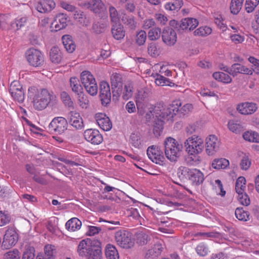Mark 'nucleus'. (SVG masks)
Instances as JSON below:
<instances>
[{
	"instance_id": "f257e3e1",
	"label": "nucleus",
	"mask_w": 259,
	"mask_h": 259,
	"mask_svg": "<svg viewBox=\"0 0 259 259\" xmlns=\"http://www.w3.org/2000/svg\"><path fill=\"white\" fill-rule=\"evenodd\" d=\"M29 96L33 98V106L37 110L45 109L52 100V96L47 89H41L39 91L35 87H31L28 90Z\"/></svg>"
},
{
	"instance_id": "f03ea898",
	"label": "nucleus",
	"mask_w": 259,
	"mask_h": 259,
	"mask_svg": "<svg viewBox=\"0 0 259 259\" xmlns=\"http://www.w3.org/2000/svg\"><path fill=\"white\" fill-rule=\"evenodd\" d=\"M179 104L180 105L179 101H174L171 104L165 108L163 103H158L154 107H153L152 109V113L154 114L153 116L162 117V118L166 119L167 121H172V118L177 115L179 110Z\"/></svg>"
},
{
	"instance_id": "7ed1b4c3",
	"label": "nucleus",
	"mask_w": 259,
	"mask_h": 259,
	"mask_svg": "<svg viewBox=\"0 0 259 259\" xmlns=\"http://www.w3.org/2000/svg\"><path fill=\"white\" fill-rule=\"evenodd\" d=\"M164 148L165 154L167 159L171 161H176L180 155L183 146L175 139L168 137L164 141Z\"/></svg>"
},
{
	"instance_id": "20e7f679",
	"label": "nucleus",
	"mask_w": 259,
	"mask_h": 259,
	"mask_svg": "<svg viewBox=\"0 0 259 259\" xmlns=\"http://www.w3.org/2000/svg\"><path fill=\"white\" fill-rule=\"evenodd\" d=\"M184 146L186 151L190 155H198L203 150V140L197 136L193 135L185 141Z\"/></svg>"
},
{
	"instance_id": "39448f33",
	"label": "nucleus",
	"mask_w": 259,
	"mask_h": 259,
	"mask_svg": "<svg viewBox=\"0 0 259 259\" xmlns=\"http://www.w3.org/2000/svg\"><path fill=\"white\" fill-rule=\"evenodd\" d=\"M80 80L87 92L92 96L98 92V86L93 75L88 71H83L80 75Z\"/></svg>"
},
{
	"instance_id": "423d86ee",
	"label": "nucleus",
	"mask_w": 259,
	"mask_h": 259,
	"mask_svg": "<svg viewBox=\"0 0 259 259\" xmlns=\"http://www.w3.org/2000/svg\"><path fill=\"white\" fill-rule=\"evenodd\" d=\"M110 82L112 91L113 101H117L122 91V78L121 75L117 73H113L110 76Z\"/></svg>"
},
{
	"instance_id": "0eeeda50",
	"label": "nucleus",
	"mask_w": 259,
	"mask_h": 259,
	"mask_svg": "<svg viewBox=\"0 0 259 259\" xmlns=\"http://www.w3.org/2000/svg\"><path fill=\"white\" fill-rule=\"evenodd\" d=\"M26 57L29 64L33 67H40L44 62V56L41 52L34 48H30L26 52Z\"/></svg>"
},
{
	"instance_id": "6e6552de",
	"label": "nucleus",
	"mask_w": 259,
	"mask_h": 259,
	"mask_svg": "<svg viewBox=\"0 0 259 259\" xmlns=\"http://www.w3.org/2000/svg\"><path fill=\"white\" fill-rule=\"evenodd\" d=\"M67 120L62 117H55L48 126V129L52 134H61L67 129Z\"/></svg>"
},
{
	"instance_id": "1a4fd4ad",
	"label": "nucleus",
	"mask_w": 259,
	"mask_h": 259,
	"mask_svg": "<svg viewBox=\"0 0 259 259\" xmlns=\"http://www.w3.org/2000/svg\"><path fill=\"white\" fill-rule=\"evenodd\" d=\"M115 239L117 244L124 248H130L134 245L131 234L125 230H119L115 234Z\"/></svg>"
},
{
	"instance_id": "9d476101",
	"label": "nucleus",
	"mask_w": 259,
	"mask_h": 259,
	"mask_svg": "<svg viewBox=\"0 0 259 259\" xmlns=\"http://www.w3.org/2000/svg\"><path fill=\"white\" fill-rule=\"evenodd\" d=\"M18 240V235L15 229L9 228L5 232L2 247L8 249L14 246Z\"/></svg>"
},
{
	"instance_id": "9b49d317",
	"label": "nucleus",
	"mask_w": 259,
	"mask_h": 259,
	"mask_svg": "<svg viewBox=\"0 0 259 259\" xmlns=\"http://www.w3.org/2000/svg\"><path fill=\"white\" fill-rule=\"evenodd\" d=\"M96 243L99 244V240H92L90 238H87L81 240L77 247V252L79 256L81 257H86L92 249L94 246H96Z\"/></svg>"
},
{
	"instance_id": "f8f14e48",
	"label": "nucleus",
	"mask_w": 259,
	"mask_h": 259,
	"mask_svg": "<svg viewBox=\"0 0 259 259\" xmlns=\"http://www.w3.org/2000/svg\"><path fill=\"white\" fill-rule=\"evenodd\" d=\"M220 145L218 138L214 135H209L205 139V151L209 156L214 155L219 150Z\"/></svg>"
},
{
	"instance_id": "ddd939ff",
	"label": "nucleus",
	"mask_w": 259,
	"mask_h": 259,
	"mask_svg": "<svg viewBox=\"0 0 259 259\" xmlns=\"http://www.w3.org/2000/svg\"><path fill=\"white\" fill-rule=\"evenodd\" d=\"M147 154L149 159L153 162L160 165L163 164L164 157L163 152L158 147L154 145L149 147L147 150Z\"/></svg>"
},
{
	"instance_id": "4468645a",
	"label": "nucleus",
	"mask_w": 259,
	"mask_h": 259,
	"mask_svg": "<svg viewBox=\"0 0 259 259\" xmlns=\"http://www.w3.org/2000/svg\"><path fill=\"white\" fill-rule=\"evenodd\" d=\"M9 92L13 98L20 103L23 102L24 93L22 86L18 81L14 80L10 84Z\"/></svg>"
},
{
	"instance_id": "2eb2a0df",
	"label": "nucleus",
	"mask_w": 259,
	"mask_h": 259,
	"mask_svg": "<svg viewBox=\"0 0 259 259\" xmlns=\"http://www.w3.org/2000/svg\"><path fill=\"white\" fill-rule=\"evenodd\" d=\"M138 100H143V97H140V94L138 95ZM137 107L138 109V113L140 115H143L146 114V118L147 120H150L154 114L152 113V109L153 106L148 103L141 102L139 100L137 101Z\"/></svg>"
},
{
	"instance_id": "dca6fc26",
	"label": "nucleus",
	"mask_w": 259,
	"mask_h": 259,
	"mask_svg": "<svg viewBox=\"0 0 259 259\" xmlns=\"http://www.w3.org/2000/svg\"><path fill=\"white\" fill-rule=\"evenodd\" d=\"M100 97L103 105L107 106L111 102V93L109 84L102 81L100 84Z\"/></svg>"
},
{
	"instance_id": "f3484780",
	"label": "nucleus",
	"mask_w": 259,
	"mask_h": 259,
	"mask_svg": "<svg viewBox=\"0 0 259 259\" xmlns=\"http://www.w3.org/2000/svg\"><path fill=\"white\" fill-rule=\"evenodd\" d=\"M85 139L94 145L101 144L103 140V136L98 130L95 129H88L83 134Z\"/></svg>"
},
{
	"instance_id": "a211bd4d",
	"label": "nucleus",
	"mask_w": 259,
	"mask_h": 259,
	"mask_svg": "<svg viewBox=\"0 0 259 259\" xmlns=\"http://www.w3.org/2000/svg\"><path fill=\"white\" fill-rule=\"evenodd\" d=\"M161 37L163 42L167 46H174L177 40L176 31L171 28H164L162 32Z\"/></svg>"
},
{
	"instance_id": "6ab92c4d",
	"label": "nucleus",
	"mask_w": 259,
	"mask_h": 259,
	"mask_svg": "<svg viewBox=\"0 0 259 259\" xmlns=\"http://www.w3.org/2000/svg\"><path fill=\"white\" fill-rule=\"evenodd\" d=\"M153 246L151 247L146 253L145 255V259H156L161 253L163 249L161 242L156 240Z\"/></svg>"
},
{
	"instance_id": "aec40b11",
	"label": "nucleus",
	"mask_w": 259,
	"mask_h": 259,
	"mask_svg": "<svg viewBox=\"0 0 259 259\" xmlns=\"http://www.w3.org/2000/svg\"><path fill=\"white\" fill-rule=\"evenodd\" d=\"M84 6L96 14H99L106 10V6L102 0H90L84 3Z\"/></svg>"
},
{
	"instance_id": "412c9836",
	"label": "nucleus",
	"mask_w": 259,
	"mask_h": 259,
	"mask_svg": "<svg viewBox=\"0 0 259 259\" xmlns=\"http://www.w3.org/2000/svg\"><path fill=\"white\" fill-rule=\"evenodd\" d=\"M98 125L104 131H108L112 127V122L109 118L105 114L99 113L95 116Z\"/></svg>"
},
{
	"instance_id": "4be33fe9",
	"label": "nucleus",
	"mask_w": 259,
	"mask_h": 259,
	"mask_svg": "<svg viewBox=\"0 0 259 259\" xmlns=\"http://www.w3.org/2000/svg\"><path fill=\"white\" fill-rule=\"evenodd\" d=\"M257 109V105L252 102H244L237 106V111L242 114H251L255 112Z\"/></svg>"
},
{
	"instance_id": "5701e85b",
	"label": "nucleus",
	"mask_w": 259,
	"mask_h": 259,
	"mask_svg": "<svg viewBox=\"0 0 259 259\" xmlns=\"http://www.w3.org/2000/svg\"><path fill=\"white\" fill-rule=\"evenodd\" d=\"M68 121L77 130L82 129L83 127L82 118L79 113L76 111H71L69 113Z\"/></svg>"
},
{
	"instance_id": "b1692460",
	"label": "nucleus",
	"mask_w": 259,
	"mask_h": 259,
	"mask_svg": "<svg viewBox=\"0 0 259 259\" xmlns=\"http://www.w3.org/2000/svg\"><path fill=\"white\" fill-rule=\"evenodd\" d=\"M188 179L193 185L197 186L203 182L204 175L200 170L196 168H191Z\"/></svg>"
},
{
	"instance_id": "393cba45",
	"label": "nucleus",
	"mask_w": 259,
	"mask_h": 259,
	"mask_svg": "<svg viewBox=\"0 0 259 259\" xmlns=\"http://www.w3.org/2000/svg\"><path fill=\"white\" fill-rule=\"evenodd\" d=\"M198 24V21L193 18H186L180 22V28L183 30L191 31L195 28Z\"/></svg>"
},
{
	"instance_id": "a878e982",
	"label": "nucleus",
	"mask_w": 259,
	"mask_h": 259,
	"mask_svg": "<svg viewBox=\"0 0 259 259\" xmlns=\"http://www.w3.org/2000/svg\"><path fill=\"white\" fill-rule=\"evenodd\" d=\"M55 6L56 4L53 0H41L37 4L36 9L41 13H47L51 11Z\"/></svg>"
},
{
	"instance_id": "bb28decb",
	"label": "nucleus",
	"mask_w": 259,
	"mask_h": 259,
	"mask_svg": "<svg viewBox=\"0 0 259 259\" xmlns=\"http://www.w3.org/2000/svg\"><path fill=\"white\" fill-rule=\"evenodd\" d=\"M67 15L64 13H60L56 16L52 24L56 29V30H59L66 27L67 25Z\"/></svg>"
},
{
	"instance_id": "cd10ccee",
	"label": "nucleus",
	"mask_w": 259,
	"mask_h": 259,
	"mask_svg": "<svg viewBox=\"0 0 259 259\" xmlns=\"http://www.w3.org/2000/svg\"><path fill=\"white\" fill-rule=\"evenodd\" d=\"M231 72V75L234 77L239 73L248 75H252L253 73L252 70L240 63L233 64L232 65Z\"/></svg>"
},
{
	"instance_id": "c85d7f7f",
	"label": "nucleus",
	"mask_w": 259,
	"mask_h": 259,
	"mask_svg": "<svg viewBox=\"0 0 259 259\" xmlns=\"http://www.w3.org/2000/svg\"><path fill=\"white\" fill-rule=\"evenodd\" d=\"M111 32L113 37L117 40L123 38L125 33L123 26L121 24L117 23L112 25Z\"/></svg>"
},
{
	"instance_id": "c756f323",
	"label": "nucleus",
	"mask_w": 259,
	"mask_h": 259,
	"mask_svg": "<svg viewBox=\"0 0 259 259\" xmlns=\"http://www.w3.org/2000/svg\"><path fill=\"white\" fill-rule=\"evenodd\" d=\"M63 45L66 50L69 53H73L76 48V45L69 35H63L62 37Z\"/></svg>"
},
{
	"instance_id": "7c9ffc66",
	"label": "nucleus",
	"mask_w": 259,
	"mask_h": 259,
	"mask_svg": "<svg viewBox=\"0 0 259 259\" xmlns=\"http://www.w3.org/2000/svg\"><path fill=\"white\" fill-rule=\"evenodd\" d=\"M121 20L123 24L128 28L134 30L136 28L137 22L133 15L124 14L122 15Z\"/></svg>"
},
{
	"instance_id": "2f4dec72",
	"label": "nucleus",
	"mask_w": 259,
	"mask_h": 259,
	"mask_svg": "<svg viewBox=\"0 0 259 259\" xmlns=\"http://www.w3.org/2000/svg\"><path fill=\"white\" fill-rule=\"evenodd\" d=\"M95 245L92 251L86 256L87 259H102L101 243L99 241V244Z\"/></svg>"
},
{
	"instance_id": "473e14b6",
	"label": "nucleus",
	"mask_w": 259,
	"mask_h": 259,
	"mask_svg": "<svg viewBox=\"0 0 259 259\" xmlns=\"http://www.w3.org/2000/svg\"><path fill=\"white\" fill-rule=\"evenodd\" d=\"M50 57L53 63L58 64L61 62L62 59V53L58 47H53L51 49Z\"/></svg>"
},
{
	"instance_id": "72a5a7b5",
	"label": "nucleus",
	"mask_w": 259,
	"mask_h": 259,
	"mask_svg": "<svg viewBox=\"0 0 259 259\" xmlns=\"http://www.w3.org/2000/svg\"><path fill=\"white\" fill-rule=\"evenodd\" d=\"M105 255L107 259H119V256L115 246L107 244L105 249Z\"/></svg>"
},
{
	"instance_id": "f704fd0d",
	"label": "nucleus",
	"mask_w": 259,
	"mask_h": 259,
	"mask_svg": "<svg viewBox=\"0 0 259 259\" xmlns=\"http://www.w3.org/2000/svg\"><path fill=\"white\" fill-rule=\"evenodd\" d=\"M166 119L162 117H155L153 127V133L155 136H159L163 129V124Z\"/></svg>"
},
{
	"instance_id": "c9c22d12",
	"label": "nucleus",
	"mask_w": 259,
	"mask_h": 259,
	"mask_svg": "<svg viewBox=\"0 0 259 259\" xmlns=\"http://www.w3.org/2000/svg\"><path fill=\"white\" fill-rule=\"evenodd\" d=\"M65 226L68 230L75 231L80 228L81 222L78 219L73 218L67 222Z\"/></svg>"
},
{
	"instance_id": "e433bc0d",
	"label": "nucleus",
	"mask_w": 259,
	"mask_h": 259,
	"mask_svg": "<svg viewBox=\"0 0 259 259\" xmlns=\"http://www.w3.org/2000/svg\"><path fill=\"white\" fill-rule=\"evenodd\" d=\"M228 127L232 132L239 134L244 131L243 124L238 121L230 120L228 123Z\"/></svg>"
},
{
	"instance_id": "4c0bfd02",
	"label": "nucleus",
	"mask_w": 259,
	"mask_h": 259,
	"mask_svg": "<svg viewBox=\"0 0 259 259\" xmlns=\"http://www.w3.org/2000/svg\"><path fill=\"white\" fill-rule=\"evenodd\" d=\"M152 75L155 78V82L158 85H169L172 87L175 84L174 83L170 82L169 79L160 74L155 73L154 75L153 74Z\"/></svg>"
},
{
	"instance_id": "58836bf2",
	"label": "nucleus",
	"mask_w": 259,
	"mask_h": 259,
	"mask_svg": "<svg viewBox=\"0 0 259 259\" xmlns=\"http://www.w3.org/2000/svg\"><path fill=\"white\" fill-rule=\"evenodd\" d=\"M137 242L141 245H144L147 243H150L152 240V243L154 242V239L153 237L151 235H149L144 233H139L137 235Z\"/></svg>"
},
{
	"instance_id": "ea45409f",
	"label": "nucleus",
	"mask_w": 259,
	"mask_h": 259,
	"mask_svg": "<svg viewBox=\"0 0 259 259\" xmlns=\"http://www.w3.org/2000/svg\"><path fill=\"white\" fill-rule=\"evenodd\" d=\"M236 217L240 221H247L250 220V213L243 207H238L235 210Z\"/></svg>"
},
{
	"instance_id": "a19ab883",
	"label": "nucleus",
	"mask_w": 259,
	"mask_h": 259,
	"mask_svg": "<svg viewBox=\"0 0 259 259\" xmlns=\"http://www.w3.org/2000/svg\"><path fill=\"white\" fill-rule=\"evenodd\" d=\"M183 2L182 0H170L165 5V8L169 11H178L182 7Z\"/></svg>"
},
{
	"instance_id": "79ce46f5",
	"label": "nucleus",
	"mask_w": 259,
	"mask_h": 259,
	"mask_svg": "<svg viewBox=\"0 0 259 259\" xmlns=\"http://www.w3.org/2000/svg\"><path fill=\"white\" fill-rule=\"evenodd\" d=\"M213 77L219 81L229 83L232 81V78L229 74L222 72H215L212 74Z\"/></svg>"
},
{
	"instance_id": "37998d69",
	"label": "nucleus",
	"mask_w": 259,
	"mask_h": 259,
	"mask_svg": "<svg viewBox=\"0 0 259 259\" xmlns=\"http://www.w3.org/2000/svg\"><path fill=\"white\" fill-rule=\"evenodd\" d=\"M229 165V161L225 158L215 159L211 164L212 167L217 169H224Z\"/></svg>"
},
{
	"instance_id": "c03bdc74",
	"label": "nucleus",
	"mask_w": 259,
	"mask_h": 259,
	"mask_svg": "<svg viewBox=\"0 0 259 259\" xmlns=\"http://www.w3.org/2000/svg\"><path fill=\"white\" fill-rule=\"evenodd\" d=\"M70 84L72 91L76 94L83 92V89L80 84L79 80L76 77H71L70 79Z\"/></svg>"
},
{
	"instance_id": "a18cd8bd",
	"label": "nucleus",
	"mask_w": 259,
	"mask_h": 259,
	"mask_svg": "<svg viewBox=\"0 0 259 259\" xmlns=\"http://www.w3.org/2000/svg\"><path fill=\"white\" fill-rule=\"evenodd\" d=\"M244 0H232L230 4L231 13L237 15L242 8Z\"/></svg>"
},
{
	"instance_id": "49530a36",
	"label": "nucleus",
	"mask_w": 259,
	"mask_h": 259,
	"mask_svg": "<svg viewBox=\"0 0 259 259\" xmlns=\"http://www.w3.org/2000/svg\"><path fill=\"white\" fill-rule=\"evenodd\" d=\"M133 85L131 82L125 84L121 94H122V98L123 100H127L132 97L133 95Z\"/></svg>"
},
{
	"instance_id": "de8ad7c7",
	"label": "nucleus",
	"mask_w": 259,
	"mask_h": 259,
	"mask_svg": "<svg viewBox=\"0 0 259 259\" xmlns=\"http://www.w3.org/2000/svg\"><path fill=\"white\" fill-rule=\"evenodd\" d=\"M243 137L246 141L259 143V134L256 132L247 131L244 133Z\"/></svg>"
},
{
	"instance_id": "09e8293b",
	"label": "nucleus",
	"mask_w": 259,
	"mask_h": 259,
	"mask_svg": "<svg viewBox=\"0 0 259 259\" xmlns=\"http://www.w3.org/2000/svg\"><path fill=\"white\" fill-rule=\"evenodd\" d=\"M161 34H162L161 29L159 27H154L149 31L148 37L150 40L154 41L158 39Z\"/></svg>"
},
{
	"instance_id": "8fccbe9b",
	"label": "nucleus",
	"mask_w": 259,
	"mask_h": 259,
	"mask_svg": "<svg viewBox=\"0 0 259 259\" xmlns=\"http://www.w3.org/2000/svg\"><path fill=\"white\" fill-rule=\"evenodd\" d=\"M191 168L186 166H180L177 171V176L180 180L184 181L188 179L189 172Z\"/></svg>"
},
{
	"instance_id": "3c124183",
	"label": "nucleus",
	"mask_w": 259,
	"mask_h": 259,
	"mask_svg": "<svg viewBox=\"0 0 259 259\" xmlns=\"http://www.w3.org/2000/svg\"><path fill=\"white\" fill-rule=\"evenodd\" d=\"M147 33L144 30H140L136 34L135 41L138 46H142L145 44L147 39Z\"/></svg>"
},
{
	"instance_id": "603ef678",
	"label": "nucleus",
	"mask_w": 259,
	"mask_h": 259,
	"mask_svg": "<svg viewBox=\"0 0 259 259\" xmlns=\"http://www.w3.org/2000/svg\"><path fill=\"white\" fill-rule=\"evenodd\" d=\"M246 180L243 177H239L235 184V190L237 193L244 192L245 188Z\"/></svg>"
},
{
	"instance_id": "864d4df0",
	"label": "nucleus",
	"mask_w": 259,
	"mask_h": 259,
	"mask_svg": "<svg viewBox=\"0 0 259 259\" xmlns=\"http://www.w3.org/2000/svg\"><path fill=\"white\" fill-rule=\"evenodd\" d=\"M11 24L13 27L14 23H11L10 16L8 14H0V28L5 29Z\"/></svg>"
},
{
	"instance_id": "5fc2aeb1",
	"label": "nucleus",
	"mask_w": 259,
	"mask_h": 259,
	"mask_svg": "<svg viewBox=\"0 0 259 259\" xmlns=\"http://www.w3.org/2000/svg\"><path fill=\"white\" fill-rule=\"evenodd\" d=\"M55 246L51 245H47L45 246V256L43 257L45 259H54V254L56 253Z\"/></svg>"
},
{
	"instance_id": "6e6d98bb",
	"label": "nucleus",
	"mask_w": 259,
	"mask_h": 259,
	"mask_svg": "<svg viewBox=\"0 0 259 259\" xmlns=\"http://www.w3.org/2000/svg\"><path fill=\"white\" fill-rule=\"evenodd\" d=\"M147 51L148 54L153 57H156L159 54L156 44L153 42L148 44Z\"/></svg>"
},
{
	"instance_id": "4d7b16f0",
	"label": "nucleus",
	"mask_w": 259,
	"mask_h": 259,
	"mask_svg": "<svg viewBox=\"0 0 259 259\" xmlns=\"http://www.w3.org/2000/svg\"><path fill=\"white\" fill-rule=\"evenodd\" d=\"M211 33V29L208 26L200 27L194 32L195 35L199 36H205L209 35Z\"/></svg>"
},
{
	"instance_id": "13d9d810",
	"label": "nucleus",
	"mask_w": 259,
	"mask_h": 259,
	"mask_svg": "<svg viewBox=\"0 0 259 259\" xmlns=\"http://www.w3.org/2000/svg\"><path fill=\"white\" fill-rule=\"evenodd\" d=\"M77 95L78 96L77 99L79 106L82 108H87L89 103V100L87 96L84 95L83 92Z\"/></svg>"
},
{
	"instance_id": "bf43d9fd",
	"label": "nucleus",
	"mask_w": 259,
	"mask_h": 259,
	"mask_svg": "<svg viewBox=\"0 0 259 259\" xmlns=\"http://www.w3.org/2000/svg\"><path fill=\"white\" fill-rule=\"evenodd\" d=\"M196 251L200 256H206L209 251L208 247L203 243L198 244L196 247Z\"/></svg>"
},
{
	"instance_id": "052dcab7",
	"label": "nucleus",
	"mask_w": 259,
	"mask_h": 259,
	"mask_svg": "<svg viewBox=\"0 0 259 259\" xmlns=\"http://www.w3.org/2000/svg\"><path fill=\"white\" fill-rule=\"evenodd\" d=\"M20 255L17 249L10 250L4 255V259H20Z\"/></svg>"
},
{
	"instance_id": "680f3d73",
	"label": "nucleus",
	"mask_w": 259,
	"mask_h": 259,
	"mask_svg": "<svg viewBox=\"0 0 259 259\" xmlns=\"http://www.w3.org/2000/svg\"><path fill=\"white\" fill-rule=\"evenodd\" d=\"M259 4V0H246L245 9L248 13L252 12Z\"/></svg>"
},
{
	"instance_id": "e2e57ef3",
	"label": "nucleus",
	"mask_w": 259,
	"mask_h": 259,
	"mask_svg": "<svg viewBox=\"0 0 259 259\" xmlns=\"http://www.w3.org/2000/svg\"><path fill=\"white\" fill-rule=\"evenodd\" d=\"M237 194H238V199L240 203L245 206L249 205L250 203V199L246 193L241 192Z\"/></svg>"
},
{
	"instance_id": "0e129e2a",
	"label": "nucleus",
	"mask_w": 259,
	"mask_h": 259,
	"mask_svg": "<svg viewBox=\"0 0 259 259\" xmlns=\"http://www.w3.org/2000/svg\"><path fill=\"white\" fill-rule=\"evenodd\" d=\"M109 11L111 22L117 23L119 21V17L116 9L113 6H111L109 8Z\"/></svg>"
},
{
	"instance_id": "69168bd1",
	"label": "nucleus",
	"mask_w": 259,
	"mask_h": 259,
	"mask_svg": "<svg viewBox=\"0 0 259 259\" xmlns=\"http://www.w3.org/2000/svg\"><path fill=\"white\" fill-rule=\"evenodd\" d=\"M61 98L62 101L65 104L66 106H68V107L73 106V103L71 100V99L69 95L67 92L65 91L62 92L61 93Z\"/></svg>"
},
{
	"instance_id": "338daca9",
	"label": "nucleus",
	"mask_w": 259,
	"mask_h": 259,
	"mask_svg": "<svg viewBox=\"0 0 259 259\" xmlns=\"http://www.w3.org/2000/svg\"><path fill=\"white\" fill-rule=\"evenodd\" d=\"M74 19L79 22L80 23H84L86 18V16L84 13L83 12L80 10H77L76 9L74 11Z\"/></svg>"
},
{
	"instance_id": "774afa93",
	"label": "nucleus",
	"mask_w": 259,
	"mask_h": 259,
	"mask_svg": "<svg viewBox=\"0 0 259 259\" xmlns=\"http://www.w3.org/2000/svg\"><path fill=\"white\" fill-rule=\"evenodd\" d=\"M131 143L133 146L138 148L141 145V139L139 135L137 134L133 133L130 137Z\"/></svg>"
}]
</instances>
